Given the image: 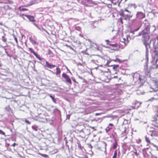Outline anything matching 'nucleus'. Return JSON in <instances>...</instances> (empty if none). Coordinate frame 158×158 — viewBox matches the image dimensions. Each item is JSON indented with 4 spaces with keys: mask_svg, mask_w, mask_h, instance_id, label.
Listing matches in <instances>:
<instances>
[{
    "mask_svg": "<svg viewBox=\"0 0 158 158\" xmlns=\"http://www.w3.org/2000/svg\"><path fill=\"white\" fill-rule=\"evenodd\" d=\"M50 69H51L50 71H51L54 74L58 75L60 73L61 71L60 68L56 67L55 65L50 64Z\"/></svg>",
    "mask_w": 158,
    "mask_h": 158,
    "instance_id": "1",
    "label": "nucleus"
},
{
    "mask_svg": "<svg viewBox=\"0 0 158 158\" xmlns=\"http://www.w3.org/2000/svg\"><path fill=\"white\" fill-rule=\"evenodd\" d=\"M119 15L122 17H123L125 20H129L133 16V15L131 14V13H129L127 14H125L123 11L121 12L120 13Z\"/></svg>",
    "mask_w": 158,
    "mask_h": 158,
    "instance_id": "2",
    "label": "nucleus"
},
{
    "mask_svg": "<svg viewBox=\"0 0 158 158\" xmlns=\"http://www.w3.org/2000/svg\"><path fill=\"white\" fill-rule=\"evenodd\" d=\"M45 119L47 121H48V119H47L46 118H45V116L43 114H39L37 116H36L35 117V120L40 122L43 121L41 120V119Z\"/></svg>",
    "mask_w": 158,
    "mask_h": 158,
    "instance_id": "3",
    "label": "nucleus"
},
{
    "mask_svg": "<svg viewBox=\"0 0 158 158\" xmlns=\"http://www.w3.org/2000/svg\"><path fill=\"white\" fill-rule=\"evenodd\" d=\"M156 116L157 118H154L152 120V124L154 126L158 127V110L156 111Z\"/></svg>",
    "mask_w": 158,
    "mask_h": 158,
    "instance_id": "4",
    "label": "nucleus"
},
{
    "mask_svg": "<svg viewBox=\"0 0 158 158\" xmlns=\"http://www.w3.org/2000/svg\"><path fill=\"white\" fill-rule=\"evenodd\" d=\"M158 81L157 80H154L153 81V85H152V88L154 91H157L158 90Z\"/></svg>",
    "mask_w": 158,
    "mask_h": 158,
    "instance_id": "5",
    "label": "nucleus"
},
{
    "mask_svg": "<svg viewBox=\"0 0 158 158\" xmlns=\"http://www.w3.org/2000/svg\"><path fill=\"white\" fill-rule=\"evenodd\" d=\"M62 77L65 79L66 81L70 84H72L71 80L69 77L65 73H63L62 74Z\"/></svg>",
    "mask_w": 158,
    "mask_h": 158,
    "instance_id": "6",
    "label": "nucleus"
},
{
    "mask_svg": "<svg viewBox=\"0 0 158 158\" xmlns=\"http://www.w3.org/2000/svg\"><path fill=\"white\" fill-rule=\"evenodd\" d=\"M120 41L121 43L124 44V46H126L129 42V40L127 38L126 39L122 37L120 40Z\"/></svg>",
    "mask_w": 158,
    "mask_h": 158,
    "instance_id": "7",
    "label": "nucleus"
},
{
    "mask_svg": "<svg viewBox=\"0 0 158 158\" xmlns=\"http://www.w3.org/2000/svg\"><path fill=\"white\" fill-rule=\"evenodd\" d=\"M151 135L152 136H158V131L156 130H154L152 131V133Z\"/></svg>",
    "mask_w": 158,
    "mask_h": 158,
    "instance_id": "8",
    "label": "nucleus"
},
{
    "mask_svg": "<svg viewBox=\"0 0 158 158\" xmlns=\"http://www.w3.org/2000/svg\"><path fill=\"white\" fill-rule=\"evenodd\" d=\"M150 28L148 27H146L143 30V32L144 34H148L149 33Z\"/></svg>",
    "mask_w": 158,
    "mask_h": 158,
    "instance_id": "9",
    "label": "nucleus"
},
{
    "mask_svg": "<svg viewBox=\"0 0 158 158\" xmlns=\"http://www.w3.org/2000/svg\"><path fill=\"white\" fill-rule=\"evenodd\" d=\"M37 3V1L36 0H31L29 2L28 5L29 6H31Z\"/></svg>",
    "mask_w": 158,
    "mask_h": 158,
    "instance_id": "10",
    "label": "nucleus"
},
{
    "mask_svg": "<svg viewBox=\"0 0 158 158\" xmlns=\"http://www.w3.org/2000/svg\"><path fill=\"white\" fill-rule=\"evenodd\" d=\"M4 111L6 113H8V112H9L10 110V107L8 105V106H6L4 108Z\"/></svg>",
    "mask_w": 158,
    "mask_h": 158,
    "instance_id": "11",
    "label": "nucleus"
},
{
    "mask_svg": "<svg viewBox=\"0 0 158 158\" xmlns=\"http://www.w3.org/2000/svg\"><path fill=\"white\" fill-rule=\"evenodd\" d=\"M26 16L28 19L30 21L34 22V17L33 16L30 15H27Z\"/></svg>",
    "mask_w": 158,
    "mask_h": 158,
    "instance_id": "12",
    "label": "nucleus"
},
{
    "mask_svg": "<svg viewBox=\"0 0 158 158\" xmlns=\"http://www.w3.org/2000/svg\"><path fill=\"white\" fill-rule=\"evenodd\" d=\"M114 140L115 142L113 144L112 147L114 149H115L117 148V147L118 146V143H117V141L116 140V139H115Z\"/></svg>",
    "mask_w": 158,
    "mask_h": 158,
    "instance_id": "13",
    "label": "nucleus"
},
{
    "mask_svg": "<svg viewBox=\"0 0 158 158\" xmlns=\"http://www.w3.org/2000/svg\"><path fill=\"white\" fill-rule=\"evenodd\" d=\"M109 45L111 47L117 48L118 46V44L117 43H114V44H109Z\"/></svg>",
    "mask_w": 158,
    "mask_h": 158,
    "instance_id": "14",
    "label": "nucleus"
},
{
    "mask_svg": "<svg viewBox=\"0 0 158 158\" xmlns=\"http://www.w3.org/2000/svg\"><path fill=\"white\" fill-rule=\"evenodd\" d=\"M33 24H34V25L36 27H37V28H38L39 30H40V31H43V30H44V31H45L48 34H49V33H48V32L47 31H46V30H44L43 28H40V27H39L37 26V25L36 24H35V23H34Z\"/></svg>",
    "mask_w": 158,
    "mask_h": 158,
    "instance_id": "15",
    "label": "nucleus"
},
{
    "mask_svg": "<svg viewBox=\"0 0 158 158\" xmlns=\"http://www.w3.org/2000/svg\"><path fill=\"white\" fill-rule=\"evenodd\" d=\"M30 41L31 43L34 44H37V42L36 41L32 40V38L31 37H30L29 38Z\"/></svg>",
    "mask_w": 158,
    "mask_h": 158,
    "instance_id": "16",
    "label": "nucleus"
},
{
    "mask_svg": "<svg viewBox=\"0 0 158 158\" xmlns=\"http://www.w3.org/2000/svg\"><path fill=\"white\" fill-rule=\"evenodd\" d=\"M118 64L112 65H110L111 67H112V68L114 70H116V69L119 66Z\"/></svg>",
    "mask_w": 158,
    "mask_h": 158,
    "instance_id": "17",
    "label": "nucleus"
},
{
    "mask_svg": "<svg viewBox=\"0 0 158 158\" xmlns=\"http://www.w3.org/2000/svg\"><path fill=\"white\" fill-rule=\"evenodd\" d=\"M145 139L146 140V141L147 143H148V144H150L151 143V142L150 140V139L147 136H145Z\"/></svg>",
    "mask_w": 158,
    "mask_h": 158,
    "instance_id": "18",
    "label": "nucleus"
},
{
    "mask_svg": "<svg viewBox=\"0 0 158 158\" xmlns=\"http://www.w3.org/2000/svg\"><path fill=\"white\" fill-rule=\"evenodd\" d=\"M38 127L35 125H33L32 126V129L35 131H38Z\"/></svg>",
    "mask_w": 158,
    "mask_h": 158,
    "instance_id": "19",
    "label": "nucleus"
},
{
    "mask_svg": "<svg viewBox=\"0 0 158 158\" xmlns=\"http://www.w3.org/2000/svg\"><path fill=\"white\" fill-rule=\"evenodd\" d=\"M117 150H116L114 152V154L112 158H117Z\"/></svg>",
    "mask_w": 158,
    "mask_h": 158,
    "instance_id": "20",
    "label": "nucleus"
},
{
    "mask_svg": "<svg viewBox=\"0 0 158 158\" xmlns=\"http://www.w3.org/2000/svg\"><path fill=\"white\" fill-rule=\"evenodd\" d=\"M50 97L51 98L52 101L54 103H56V99L54 98V97L50 95Z\"/></svg>",
    "mask_w": 158,
    "mask_h": 158,
    "instance_id": "21",
    "label": "nucleus"
},
{
    "mask_svg": "<svg viewBox=\"0 0 158 158\" xmlns=\"http://www.w3.org/2000/svg\"><path fill=\"white\" fill-rule=\"evenodd\" d=\"M29 50L34 55H35L36 52H35L33 49L31 48H29Z\"/></svg>",
    "mask_w": 158,
    "mask_h": 158,
    "instance_id": "22",
    "label": "nucleus"
},
{
    "mask_svg": "<svg viewBox=\"0 0 158 158\" xmlns=\"http://www.w3.org/2000/svg\"><path fill=\"white\" fill-rule=\"evenodd\" d=\"M112 129V128H111V127H107L106 129H105V131H106V132L107 133L111 129Z\"/></svg>",
    "mask_w": 158,
    "mask_h": 158,
    "instance_id": "23",
    "label": "nucleus"
},
{
    "mask_svg": "<svg viewBox=\"0 0 158 158\" xmlns=\"http://www.w3.org/2000/svg\"><path fill=\"white\" fill-rule=\"evenodd\" d=\"M86 2L89 4H93L94 3V2L92 0H86Z\"/></svg>",
    "mask_w": 158,
    "mask_h": 158,
    "instance_id": "24",
    "label": "nucleus"
},
{
    "mask_svg": "<svg viewBox=\"0 0 158 158\" xmlns=\"http://www.w3.org/2000/svg\"><path fill=\"white\" fill-rule=\"evenodd\" d=\"M35 55H34L36 56L37 58L38 59L40 60H41V58L40 57V56L38 55L36 53Z\"/></svg>",
    "mask_w": 158,
    "mask_h": 158,
    "instance_id": "25",
    "label": "nucleus"
},
{
    "mask_svg": "<svg viewBox=\"0 0 158 158\" xmlns=\"http://www.w3.org/2000/svg\"><path fill=\"white\" fill-rule=\"evenodd\" d=\"M19 9L21 11H25L27 10V9L22 7H19Z\"/></svg>",
    "mask_w": 158,
    "mask_h": 158,
    "instance_id": "26",
    "label": "nucleus"
},
{
    "mask_svg": "<svg viewBox=\"0 0 158 158\" xmlns=\"http://www.w3.org/2000/svg\"><path fill=\"white\" fill-rule=\"evenodd\" d=\"M2 41L4 42H5L6 41V39L5 38L4 36H2Z\"/></svg>",
    "mask_w": 158,
    "mask_h": 158,
    "instance_id": "27",
    "label": "nucleus"
},
{
    "mask_svg": "<svg viewBox=\"0 0 158 158\" xmlns=\"http://www.w3.org/2000/svg\"><path fill=\"white\" fill-rule=\"evenodd\" d=\"M0 134L5 136V133L1 130H0Z\"/></svg>",
    "mask_w": 158,
    "mask_h": 158,
    "instance_id": "28",
    "label": "nucleus"
},
{
    "mask_svg": "<svg viewBox=\"0 0 158 158\" xmlns=\"http://www.w3.org/2000/svg\"><path fill=\"white\" fill-rule=\"evenodd\" d=\"M13 37L14 38V39L15 40L16 44H17L18 43V41L17 38L14 35H13Z\"/></svg>",
    "mask_w": 158,
    "mask_h": 158,
    "instance_id": "29",
    "label": "nucleus"
},
{
    "mask_svg": "<svg viewBox=\"0 0 158 158\" xmlns=\"http://www.w3.org/2000/svg\"><path fill=\"white\" fill-rule=\"evenodd\" d=\"M118 20L119 22H120L121 23V24H123V19L121 18H119Z\"/></svg>",
    "mask_w": 158,
    "mask_h": 158,
    "instance_id": "30",
    "label": "nucleus"
},
{
    "mask_svg": "<svg viewBox=\"0 0 158 158\" xmlns=\"http://www.w3.org/2000/svg\"><path fill=\"white\" fill-rule=\"evenodd\" d=\"M114 61L116 62H119V63H121L122 62L121 60L117 58L115 59V60H114Z\"/></svg>",
    "mask_w": 158,
    "mask_h": 158,
    "instance_id": "31",
    "label": "nucleus"
},
{
    "mask_svg": "<svg viewBox=\"0 0 158 158\" xmlns=\"http://www.w3.org/2000/svg\"><path fill=\"white\" fill-rule=\"evenodd\" d=\"M41 156L44 157V158H46L47 157H48V156L46 155V154H41Z\"/></svg>",
    "mask_w": 158,
    "mask_h": 158,
    "instance_id": "32",
    "label": "nucleus"
},
{
    "mask_svg": "<svg viewBox=\"0 0 158 158\" xmlns=\"http://www.w3.org/2000/svg\"><path fill=\"white\" fill-rule=\"evenodd\" d=\"M25 122L27 124H31V122L27 119L25 120Z\"/></svg>",
    "mask_w": 158,
    "mask_h": 158,
    "instance_id": "33",
    "label": "nucleus"
},
{
    "mask_svg": "<svg viewBox=\"0 0 158 158\" xmlns=\"http://www.w3.org/2000/svg\"><path fill=\"white\" fill-rule=\"evenodd\" d=\"M130 6H131L133 7L134 8L136 7V6L135 4H131L130 5Z\"/></svg>",
    "mask_w": 158,
    "mask_h": 158,
    "instance_id": "34",
    "label": "nucleus"
},
{
    "mask_svg": "<svg viewBox=\"0 0 158 158\" xmlns=\"http://www.w3.org/2000/svg\"><path fill=\"white\" fill-rule=\"evenodd\" d=\"M46 64L45 66H47L48 67V68H49V63L47 61H46Z\"/></svg>",
    "mask_w": 158,
    "mask_h": 158,
    "instance_id": "35",
    "label": "nucleus"
},
{
    "mask_svg": "<svg viewBox=\"0 0 158 158\" xmlns=\"http://www.w3.org/2000/svg\"><path fill=\"white\" fill-rule=\"evenodd\" d=\"M108 7L110 8H111L112 7V5L110 4H108L107 5Z\"/></svg>",
    "mask_w": 158,
    "mask_h": 158,
    "instance_id": "36",
    "label": "nucleus"
},
{
    "mask_svg": "<svg viewBox=\"0 0 158 158\" xmlns=\"http://www.w3.org/2000/svg\"><path fill=\"white\" fill-rule=\"evenodd\" d=\"M83 125L85 127V126H89V125L87 124H86V123L83 124Z\"/></svg>",
    "mask_w": 158,
    "mask_h": 158,
    "instance_id": "37",
    "label": "nucleus"
},
{
    "mask_svg": "<svg viewBox=\"0 0 158 158\" xmlns=\"http://www.w3.org/2000/svg\"><path fill=\"white\" fill-rule=\"evenodd\" d=\"M106 44L108 45L109 44H110V43H109L110 41L108 40H106Z\"/></svg>",
    "mask_w": 158,
    "mask_h": 158,
    "instance_id": "38",
    "label": "nucleus"
},
{
    "mask_svg": "<svg viewBox=\"0 0 158 158\" xmlns=\"http://www.w3.org/2000/svg\"><path fill=\"white\" fill-rule=\"evenodd\" d=\"M101 114L100 113H96L95 114V116L99 115H100Z\"/></svg>",
    "mask_w": 158,
    "mask_h": 158,
    "instance_id": "39",
    "label": "nucleus"
},
{
    "mask_svg": "<svg viewBox=\"0 0 158 158\" xmlns=\"http://www.w3.org/2000/svg\"><path fill=\"white\" fill-rule=\"evenodd\" d=\"M104 145L105 147L106 148V144L104 142H103L102 143Z\"/></svg>",
    "mask_w": 158,
    "mask_h": 158,
    "instance_id": "40",
    "label": "nucleus"
},
{
    "mask_svg": "<svg viewBox=\"0 0 158 158\" xmlns=\"http://www.w3.org/2000/svg\"><path fill=\"white\" fill-rule=\"evenodd\" d=\"M73 81L74 82H75L76 83H77V84H78V82H77V81H76V80H75V79H73Z\"/></svg>",
    "mask_w": 158,
    "mask_h": 158,
    "instance_id": "41",
    "label": "nucleus"
},
{
    "mask_svg": "<svg viewBox=\"0 0 158 158\" xmlns=\"http://www.w3.org/2000/svg\"><path fill=\"white\" fill-rule=\"evenodd\" d=\"M109 126H114V125H113V124L112 123H110L109 124Z\"/></svg>",
    "mask_w": 158,
    "mask_h": 158,
    "instance_id": "42",
    "label": "nucleus"
},
{
    "mask_svg": "<svg viewBox=\"0 0 158 158\" xmlns=\"http://www.w3.org/2000/svg\"><path fill=\"white\" fill-rule=\"evenodd\" d=\"M125 11H127V12H129V13H131V12L130 11H128L127 9H126L125 10Z\"/></svg>",
    "mask_w": 158,
    "mask_h": 158,
    "instance_id": "43",
    "label": "nucleus"
},
{
    "mask_svg": "<svg viewBox=\"0 0 158 158\" xmlns=\"http://www.w3.org/2000/svg\"><path fill=\"white\" fill-rule=\"evenodd\" d=\"M16 145V144L15 143L11 146H13V147H15Z\"/></svg>",
    "mask_w": 158,
    "mask_h": 158,
    "instance_id": "44",
    "label": "nucleus"
},
{
    "mask_svg": "<svg viewBox=\"0 0 158 158\" xmlns=\"http://www.w3.org/2000/svg\"><path fill=\"white\" fill-rule=\"evenodd\" d=\"M134 153L136 156H138V154L137 151L135 152Z\"/></svg>",
    "mask_w": 158,
    "mask_h": 158,
    "instance_id": "45",
    "label": "nucleus"
},
{
    "mask_svg": "<svg viewBox=\"0 0 158 158\" xmlns=\"http://www.w3.org/2000/svg\"><path fill=\"white\" fill-rule=\"evenodd\" d=\"M5 50V53H6V54H7L8 53L6 51V49H4Z\"/></svg>",
    "mask_w": 158,
    "mask_h": 158,
    "instance_id": "46",
    "label": "nucleus"
},
{
    "mask_svg": "<svg viewBox=\"0 0 158 158\" xmlns=\"http://www.w3.org/2000/svg\"><path fill=\"white\" fill-rule=\"evenodd\" d=\"M48 53L49 54V49L48 50Z\"/></svg>",
    "mask_w": 158,
    "mask_h": 158,
    "instance_id": "47",
    "label": "nucleus"
},
{
    "mask_svg": "<svg viewBox=\"0 0 158 158\" xmlns=\"http://www.w3.org/2000/svg\"><path fill=\"white\" fill-rule=\"evenodd\" d=\"M2 64L0 63V67L2 66Z\"/></svg>",
    "mask_w": 158,
    "mask_h": 158,
    "instance_id": "48",
    "label": "nucleus"
},
{
    "mask_svg": "<svg viewBox=\"0 0 158 158\" xmlns=\"http://www.w3.org/2000/svg\"><path fill=\"white\" fill-rule=\"evenodd\" d=\"M6 55H7V56H9V54L8 53L7 54H6Z\"/></svg>",
    "mask_w": 158,
    "mask_h": 158,
    "instance_id": "49",
    "label": "nucleus"
},
{
    "mask_svg": "<svg viewBox=\"0 0 158 158\" xmlns=\"http://www.w3.org/2000/svg\"><path fill=\"white\" fill-rule=\"evenodd\" d=\"M126 130H124V133H126Z\"/></svg>",
    "mask_w": 158,
    "mask_h": 158,
    "instance_id": "50",
    "label": "nucleus"
},
{
    "mask_svg": "<svg viewBox=\"0 0 158 158\" xmlns=\"http://www.w3.org/2000/svg\"><path fill=\"white\" fill-rule=\"evenodd\" d=\"M114 78H117L118 77H114Z\"/></svg>",
    "mask_w": 158,
    "mask_h": 158,
    "instance_id": "51",
    "label": "nucleus"
},
{
    "mask_svg": "<svg viewBox=\"0 0 158 158\" xmlns=\"http://www.w3.org/2000/svg\"><path fill=\"white\" fill-rule=\"evenodd\" d=\"M116 4V3H114V5H115Z\"/></svg>",
    "mask_w": 158,
    "mask_h": 158,
    "instance_id": "52",
    "label": "nucleus"
},
{
    "mask_svg": "<svg viewBox=\"0 0 158 158\" xmlns=\"http://www.w3.org/2000/svg\"><path fill=\"white\" fill-rule=\"evenodd\" d=\"M89 133H90V131H89Z\"/></svg>",
    "mask_w": 158,
    "mask_h": 158,
    "instance_id": "53",
    "label": "nucleus"
},
{
    "mask_svg": "<svg viewBox=\"0 0 158 158\" xmlns=\"http://www.w3.org/2000/svg\"><path fill=\"white\" fill-rule=\"evenodd\" d=\"M8 146H9V144H8Z\"/></svg>",
    "mask_w": 158,
    "mask_h": 158,
    "instance_id": "54",
    "label": "nucleus"
}]
</instances>
